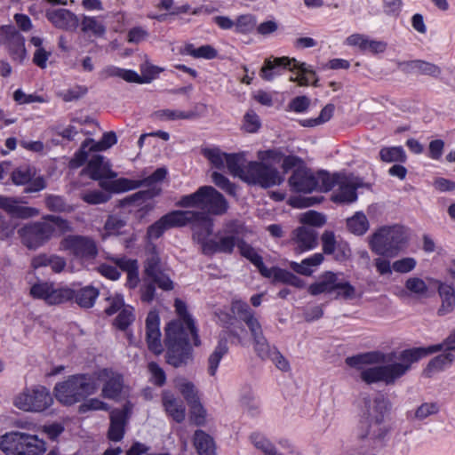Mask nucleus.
<instances>
[{
  "instance_id": "nucleus-1",
  "label": "nucleus",
  "mask_w": 455,
  "mask_h": 455,
  "mask_svg": "<svg viewBox=\"0 0 455 455\" xmlns=\"http://www.w3.org/2000/svg\"><path fill=\"white\" fill-rule=\"evenodd\" d=\"M441 350L455 352V330L441 344L428 347H413L401 352H367L347 357L346 363L360 370V378L367 384L383 382L393 385L411 370L414 363Z\"/></svg>"
},
{
  "instance_id": "nucleus-2",
  "label": "nucleus",
  "mask_w": 455,
  "mask_h": 455,
  "mask_svg": "<svg viewBox=\"0 0 455 455\" xmlns=\"http://www.w3.org/2000/svg\"><path fill=\"white\" fill-rule=\"evenodd\" d=\"M178 319L171 321L165 327V346L167 363L174 367L187 364L192 359L189 346L191 336L195 346L201 344L195 321L188 312L187 305L180 299L174 302Z\"/></svg>"
},
{
  "instance_id": "nucleus-3",
  "label": "nucleus",
  "mask_w": 455,
  "mask_h": 455,
  "mask_svg": "<svg viewBox=\"0 0 455 455\" xmlns=\"http://www.w3.org/2000/svg\"><path fill=\"white\" fill-rule=\"evenodd\" d=\"M193 227V238L201 244V250L205 255L214 253L231 254L242 238L243 227L238 221L227 222L217 232L214 239H208L212 232V220L205 213L196 212Z\"/></svg>"
},
{
  "instance_id": "nucleus-4",
  "label": "nucleus",
  "mask_w": 455,
  "mask_h": 455,
  "mask_svg": "<svg viewBox=\"0 0 455 455\" xmlns=\"http://www.w3.org/2000/svg\"><path fill=\"white\" fill-rule=\"evenodd\" d=\"M391 409V401L383 394L364 396L356 428L357 438L374 445L380 443L388 433L384 420Z\"/></svg>"
},
{
  "instance_id": "nucleus-5",
  "label": "nucleus",
  "mask_w": 455,
  "mask_h": 455,
  "mask_svg": "<svg viewBox=\"0 0 455 455\" xmlns=\"http://www.w3.org/2000/svg\"><path fill=\"white\" fill-rule=\"evenodd\" d=\"M98 385L90 374H75L66 380L57 383L54 387L56 399L65 405L75 404L84 397L93 395Z\"/></svg>"
},
{
  "instance_id": "nucleus-6",
  "label": "nucleus",
  "mask_w": 455,
  "mask_h": 455,
  "mask_svg": "<svg viewBox=\"0 0 455 455\" xmlns=\"http://www.w3.org/2000/svg\"><path fill=\"white\" fill-rule=\"evenodd\" d=\"M177 205L180 207H197L202 209L208 217V213L214 215L224 214L228 208L225 197L212 186L200 187L195 193L183 196Z\"/></svg>"
},
{
  "instance_id": "nucleus-7",
  "label": "nucleus",
  "mask_w": 455,
  "mask_h": 455,
  "mask_svg": "<svg viewBox=\"0 0 455 455\" xmlns=\"http://www.w3.org/2000/svg\"><path fill=\"white\" fill-rule=\"evenodd\" d=\"M340 274L332 271L323 273L317 280L307 287V292L312 296L321 294H332L336 299H342L345 300H352L362 297V293H358L355 287L348 281L340 279Z\"/></svg>"
},
{
  "instance_id": "nucleus-8",
  "label": "nucleus",
  "mask_w": 455,
  "mask_h": 455,
  "mask_svg": "<svg viewBox=\"0 0 455 455\" xmlns=\"http://www.w3.org/2000/svg\"><path fill=\"white\" fill-rule=\"evenodd\" d=\"M407 243V235L399 225L384 226L376 230L370 237L371 250L378 255L394 257Z\"/></svg>"
},
{
  "instance_id": "nucleus-9",
  "label": "nucleus",
  "mask_w": 455,
  "mask_h": 455,
  "mask_svg": "<svg viewBox=\"0 0 455 455\" xmlns=\"http://www.w3.org/2000/svg\"><path fill=\"white\" fill-rule=\"evenodd\" d=\"M0 450L5 455H42L46 447L36 435L15 431L0 437Z\"/></svg>"
},
{
  "instance_id": "nucleus-10",
  "label": "nucleus",
  "mask_w": 455,
  "mask_h": 455,
  "mask_svg": "<svg viewBox=\"0 0 455 455\" xmlns=\"http://www.w3.org/2000/svg\"><path fill=\"white\" fill-rule=\"evenodd\" d=\"M281 68H288L291 70L299 69V74L295 78L291 77V81L297 82L301 86L310 84L308 75L315 76V71L309 68L306 63H299L295 59H290L288 57L274 58L273 60L267 59L260 69L259 76L266 81H271L279 74Z\"/></svg>"
},
{
  "instance_id": "nucleus-11",
  "label": "nucleus",
  "mask_w": 455,
  "mask_h": 455,
  "mask_svg": "<svg viewBox=\"0 0 455 455\" xmlns=\"http://www.w3.org/2000/svg\"><path fill=\"white\" fill-rule=\"evenodd\" d=\"M243 180L251 185L267 188L282 184L284 178L273 164L259 160L245 164Z\"/></svg>"
},
{
  "instance_id": "nucleus-12",
  "label": "nucleus",
  "mask_w": 455,
  "mask_h": 455,
  "mask_svg": "<svg viewBox=\"0 0 455 455\" xmlns=\"http://www.w3.org/2000/svg\"><path fill=\"white\" fill-rule=\"evenodd\" d=\"M166 174V169L158 168L151 175L142 180H131L122 178L111 181L110 183L101 181L100 186L116 193L135 189L141 186L151 187L148 190L141 192L146 197L151 198L160 194L161 188L157 184L165 178Z\"/></svg>"
},
{
  "instance_id": "nucleus-13",
  "label": "nucleus",
  "mask_w": 455,
  "mask_h": 455,
  "mask_svg": "<svg viewBox=\"0 0 455 455\" xmlns=\"http://www.w3.org/2000/svg\"><path fill=\"white\" fill-rule=\"evenodd\" d=\"M29 295L49 306H56L74 299L75 291L68 286L56 285L52 282L38 280L30 285Z\"/></svg>"
},
{
  "instance_id": "nucleus-14",
  "label": "nucleus",
  "mask_w": 455,
  "mask_h": 455,
  "mask_svg": "<svg viewBox=\"0 0 455 455\" xmlns=\"http://www.w3.org/2000/svg\"><path fill=\"white\" fill-rule=\"evenodd\" d=\"M53 400L49 390L43 386L25 388L13 399V404L24 411L41 412L48 409Z\"/></svg>"
},
{
  "instance_id": "nucleus-15",
  "label": "nucleus",
  "mask_w": 455,
  "mask_h": 455,
  "mask_svg": "<svg viewBox=\"0 0 455 455\" xmlns=\"http://www.w3.org/2000/svg\"><path fill=\"white\" fill-rule=\"evenodd\" d=\"M198 215L195 211H173L164 215L155 223L150 225L147 230V239L148 242L160 238L166 230L183 227L187 224H192L194 227L195 220Z\"/></svg>"
},
{
  "instance_id": "nucleus-16",
  "label": "nucleus",
  "mask_w": 455,
  "mask_h": 455,
  "mask_svg": "<svg viewBox=\"0 0 455 455\" xmlns=\"http://www.w3.org/2000/svg\"><path fill=\"white\" fill-rule=\"evenodd\" d=\"M60 250L83 261L96 259L99 253L97 242L91 236L68 235L60 243Z\"/></svg>"
},
{
  "instance_id": "nucleus-17",
  "label": "nucleus",
  "mask_w": 455,
  "mask_h": 455,
  "mask_svg": "<svg viewBox=\"0 0 455 455\" xmlns=\"http://www.w3.org/2000/svg\"><path fill=\"white\" fill-rule=\"evenodd\" d=\"M52 227L44 217L43 221L33 222L20 228L18 234L28 248L36 249L53 236Z\"/></svg>"
},
{
  "instance_id": "nucleus-18",
  "label": "nucleus",
  "mask_w": 455,
  "mask_h": 455,
  "mask_svg": "<svg viewBox=\"0 0 455 455\" xmlns=\"http://www.w3.org/2000/svg\"><path fill=\"white\" fill-rule=\"evenodd\" d=\"M93 381L99 380L102 383L100 395L103 398L117 401L124 389L123 376L108 368L100 369L92 375Z\"/></svg>"
},
{
  "instance_id": "nucleus-19",
  "label": "nucleus",
  "mask_w": 455,
  "mask_h": 455,
  "mask_svg": "<svg viewBox=\"0 0 455 455\" xmlns=\"http://www.w3.org/2000/svg\"><path fill=\"white\" fill-rule=\"evenodd\" d=\"M0 44L4 46L12 60L22 62L26 59L25 39L15 27H0Z\"/></svg>"
},
{
  "instance_id": "nucleus-20",
  "label": "nucleus",
  "mask_w": 455,
  "mask_h": 455,
  "mask_svg": "<svg viewBox=\"0 0 455 455\" xmlns=\"http://www.w3.org/2000/svg\"><path fill=\"white\" fill-rule=\"evenodd\" d=\"M116 142L117 138L114 132H105L101 140L98 142H95L92 139H86L82 143L80 150L76 153L74 157L70 160V167L78 168L82 166L88 157V151H103L111 148Z\"/></svg>"
},
{
  "instance_id": "nucleus-21",
  "label": "nucleus",
  "mask_w": 455,
  "mask_h": 455,
  "mask_svg": "<svg viewBox=\"0 0 455 455\" xmlns=\"http://www.w3.org/2000/svg\"><path fill=\"white\" fill-rule=\"evenodd\" d=\"M134 404L126 401L122 409H115L110 412V427L108 438L111 441L118 442L124 435L125 426L130 419Z\"/></svg>"
},
{
  "instance_id": "nucleus-22",
  "label": "nucleus",
  "mask_w": 455,
  "mask_h": 455,
  "mask_svg": "<svg viewBox=\"0 0 455 455\" xmlns=\"http://www.w3.org/2000/svg\"><path fill=\"white\" fill-rule=\"evenodd\" d=\"M256 355L262 360H270L279 370L287 371L290 369L289 362L280 353L276 347L271 346L267 338L261 337L252 340Z\"/></svg>"
},
{
  "instance_id": "nucleus-23",
  "label": "nucleus",
  "mask_w": 455,
  "mask_h": 455,
  "mask_svg": "<svg viewBox=\"0 0 455 455\" xmlns=\"http://www.w3.org/2000/svg\"><path fill=\"white\" fill-rule=\"evenodd\" d=\"M291 243L299 253L313 250L318 244V234L312 227L300 226L291 232Z\"/></svg>"
},
{
  "instance_id": "nucleus-24",
  "label": "nucleus",
  "mask_w": 455,
  "mask_h": 455,
  "mask_svg": "<svg viewBox=\"0 0 455 455\" xmlns=\"http://www.w3.org/2000/svg\"><path fill=\"white\" fill-rule=\"evenodd\" d=\"M159 326L160 318L158 313L151 310L146 318V339L148 349L156 355L163 352Z\"/></svg>"
},
{
  "instance_id": "nucleus-25",
  "label": "nucleus",
  "mask_w": 455,
  "mask_h": 455,
  "mask_svg": "<svg viewBox=\"0 0 455 455\" xmlns=\"http://www.w3.org/2000/svg\"><path fill=\"white\" fill-rule=\"evenodd\" d=\"M45 16L54 27L60 29L74 30L79 23L77 17L67 9H49Z\"/></svg>"
},
{
  "instance_id": "nucleus-26",
  "label": "nucleus",
  "mask_w": 455,
  "mask_h": 455,
  "mask_svg": "<svg viewBox=\"0 0 455 455\" xmlns=\"http://www.w3.org/2000/svg\"><path fill=\"white\" fill-rule=\"evenodd\" d=\"M110 164L100 155L93 156L88 162L87 167L84 170L92 180L112 179L116 173L111 171Z\"/></svg>"
},
{
  "instance_id": "nucleus-27",
  "label": "nucleus",
  "mask_w": 455,
  "mask_h": 455,
  "mask_svg": "<svg viewBox=\"0 0 455 455\" xmlns=\"http://www.w3.org/2000/svg\"><path fill=\"white\" fill-rule=\"evenodd\" d=\"M338 189L332 195V200L338 203H353L357 199L358 182L351 177L341 176L338 180Z\"/></svg>"
},
{
  "instance_id": "nucleus-28",
  "label": "nucleus",
  "mask_w": 455,
  "mask_h": 455,
  "mask_svg": "<svg viewBox=\"0 0 455 455\" xmlns=\"http://www.w3.org/2000/svg\"><path fill=\"white\" fill-rule=\"evenodd\" d=\"M288 182L295 192L310 193L315 189V174L304 168H297Z\"/></svg>"
},
{
  "instance_id": "nucleus-29",
  "label": "nucleus",
  "mask_w": 455,
  "mask_h": 455,
  "mask_svg": "<svg viewBox=\"0 0 455 455\" xmlns=\"http://www.w3.org/2000/svg\"><path fill=\"white\" fill-rule=\"evenodd\" d=\"M100 76L103 79L110 77H120L128 83L145 84L149 83L153 77L144 75L140 76L133 70L121 68L116 66H107L100 71Z\"/></svg>"
},
{
  "instance_id": "nucleus-30",
  "label": "nucleus",
  "mask_w": 455,
  "mask_h": 455,
  "mask_svg": "<svg viewBox=\"0 0 455 455\" xmlns=\"http://www.w3.org/2000/svg\"><path fill=\"white\" fill-rule=\"evenodd\" d=\"M162 404L166 414L178 423L186 418V408L183 403L168 390L162 392Z\"/></svg>"
},
{
  "instance_id": "nucleus-31",
  "label": "nucleus",
  "mask_w": 455,
  "mask_h": 455,
  "mask_svg": "<svg viewBox=\"0 0 455 455\" xmlns=\"http://www.w3.org/2000/svg\"><path fill=\"white\" fill-rule=\"evenodd\" d=\"M0 208L20 219H28L39 215L38 209L20 205L16 199L4 196H0Z\"/></svg>"
},
{
  "instance_id": "nucleus-32",
  "label": "nucleus",
  "mask_w": 455,
  "mask_h": 455,
  "mask_svg": "<svg viewBox=\"0 0 455 455\" xmlns=\"http://www.w3.org/2000/svg\"><path fill=\"white\" fill-rule=\"evenodd\" d=\"M323 251L325 254L334 253L336 248H339L340 254L336 255V259L342 260L349 257V247L347 243H337L335 235L331 231H324L322 235Z\"/></svg>"
},
{
  "instance_id": "nucleus-33",
  "label": "nucleus",
  "mask_w": 455,
  "mask_h": 455,
  "mask_svg": "<svg viewBox=\"0 0 455 455\" xmlns=\"http://www.w3.org/2000/svg\"><path fill=\"white\" fill-rule=\"evenodd\" d=\"M414 295L419 298L428 297V286L425 281L419 277H409L404 283V289L401 290L397 296L400 298Z\"/></svg>"
},
{
  "instance_id": "nucleus-34",
  "label": "nucleus",
  "mask_w": 455,
  "mask_h": 455,
  "mask_svg": "<svg viewBox=\"0 0 455 455\" xmlns=\"http://www.w3.org/2000/svg\"><path fill=\"white\" fill-rule=\"evenodd\" d=\"M438 293L441 298V306L438 308L439 315H445L453 311L455 307V291L451 285L440 283L438 285Z\"/></svg>"
},
{
  "instance_id": "nucleus-35",
  "label": "nucleus",
  "mask_w": 455,
  "mask_h": 455,
  "mask_svg": "<svg viewBox=\"0 0 455 455\" xmlns=\"http://www.w3.org/2000/svg\"><path fill=\"white\" fill-rule=\"evenodd\" d=\"M323 255L318 252L304 259L300 263L291 261L290 267L299 275H311L315 269L323 263Z\"/></svg>"
},
{
  "instance_id": "nucleus-36",
  "label": "nucleus",
  "mask_w": 455,
  "mask_h": 455,
  "mask_svg": "<svg viewBox=\"0 0 455 455\" xmlns=\"http://www.w3.org/2000/svg\"><path fill=\"white\" fill-rule=\"evenodd\" d=\"M454 361V355L451 352L444 350L443 354H441L434 357L427 365L424 373L427 377H431L435 372L442 371L446 368L450 367Z\"/></svg>"
},
{
  "instance_id": "nucleus-37",
  "label": "nucleus",
  "mask_w": 455,
  "mask_h": 455,
  "mask_svg": "<svg viewBox=\"0 0 455 455\" xmlns=\"http://www.w3.org/2000/svg\"><path fill=\"white\" fill-rule=\"evenodd\" d=\"M228 351L227 340L220 339L207 360V372L210 376L213 377L216 375L220 363Z\"/></svg>"
},
{
  "instance_id": "nucleus-38",
  "label": "nucleus",
  "mask_w": 455,
  "mask_h": 455,
  "mask_svg": "<svg viewBox=\"0 0 455 455\" xmlns=\"http://www.w3.org/2000/svg\"><path fill=\"white\" fill-rule=\"evenodd\" d=\"M152 116L155 120L164 122L193 119L196 117V114L193 111L185 112L178 109H160L155 111Z\"/></svg>"
},
{
  "instance_id": "nucleus-39",
  "label": "nucleus",
  "mask_w": 455,
  "mask_h": 455,
  "mask_svg": "<svg viewBox=\"0 0 455 455\" xmlns=\"http://www.w3.org/2000/svg\"><path fill=\"white\" fill-rule=\"evenodd\" d=\"M118 267L127 273V284L134 288L139 283V266L136 259H120L117 260Z\"/></svg>"
},
{
  "instance_id": "nucleus-40",
  "label": "nucleus",
  "mask_w": 455,
  "mask_h": 455,
  "mask_svg": "<svg viewBox=\"0 0 455 455\" xmlns=\"http://www.w3.org/2000/svg\"><path fill=\"white\" fill-rule=\"evenodd\" d=\"M43 38L39 36H32L30 39L31 44H33L36 50L34 52L33 62L41 68H45L47 66V60L52 55V50H48L43 44Z\"/></svg>"
},
{
  "instance_id": "nucleus-41",
  "label": "nucleus",
  "mask_w": 455,
  "mask_h": 455,
  "mask_svg": "<svg viewBox=\"0 0 455 455\" xmlns=\"http://www.w3.org/2000/svg\"><path fill=\"white\" fill-rule=\"evenodd\" d=\"M194 444L199 455H212L214 443L212 438L203 430H196L194 435Z\"/></svg>"
},
{
  "instance_id": "nucleus-42",
  "label": "nucleus",
  "mask_w": 455,
  "mask_h": 455,
  "mask_svg": "<svg viewBox=\"0 0 455 455\" xmlns=\"http://www.w3.org/2000/svg\"><path fill=\"white\" fill-rule=\"evenodd\" d=\"M174 386L183 395L188 404L199 401V396L195 385L184 378H177L174 380Z\"/></svg>"
},
{
  "instance_id": "nucleus-43",
  "label": "nucleus",
  "mask_w": 455,
  "mask_h": 455,
  "mask_svg": "<svg viewBox=\"0 0 455 455\" xmlns=\"http://www.w3.org/2000/svg\"><path fill=\"white\" fill-rule=\"evenodd\" d=\"M347 227L352 234L362 235L367 232L370 224L365 214L362 212H357L347 220Z\"/></svg>"
},
{
  "instance_id": "nucleus-44",
  "label": "nucleus",
  "mask_w": 455,
  "mask_h": 455,
  "mask_svg": "<svg viewBox=\"0 0 455 455\" xmlns=\"http://www.w3.org/2000/svg\"><path fill=\"white\" fill-rule=\"evenodd\" d=\"M99 296L98 289L92 286H86L76 292L75 291L74 298L76 299V303L84 308H90L94 305L96 299Z\"/></svg>"
},
{
  "instance_id": "nucleus-45",
  "label": "nucleus",
  "mask_w": 455,
  "mask_h": 455,
  "mask_svg": "<svg viewBox=\"0 0 455 455\" xmlns=\"http://www.w3.org/2000/svg\"><path fill=\"white\" fill-rule=\"evenodd\" d=\"M244 161V155L243 153L228 154L226 167L232 175L243 180V175L245 173Z\"/></svg>"
},
{
  "instance_id": "nucleus-46",
  "label": "nucleus",
  "mask_w": 455,
  "mask_h": 455,
  "mask_svg": "<svg viewBox=\"0 0 455 455\" xmlns=\"http://www.w3.org/2000/svg\"><path fill=\"white\" fill-rule=\"evenodd\" d=\"M379 158L382 162L392 163L406 161V154L402 147H385L379 151Z\"/></svg>"
},
{
  "instance_id": "nucleus-47",
  "label": "nucleus",
  "mask_w": 455,
  "mask_h": 455,
  "mask_svg": "<svg viewBox=\"0 0 455 455\" xmlns=\"http://www.w3.org/2000/svg\"><path fill=\"white\" fill-rule=\"evenodd\" d=\"M185 52L196 59L212 60L218 55L217 50L210 44L202 45L198 48H195L193 44H187Z\"/></svg>"
},
{
  "instance_id": "nucleus-48",
  "label": "nucleus",
  "mask_w": 455,
  "mask_h": 455,
  "mask_svg": "<svg viewBox=\"0 0 455 455\" xmlns=\"http://www.w3.org/2000/svg\"><path fill=\"white\" fill-rule=\"evenodd\" d=\"M410 67L421 75L430 76L435 78L439 77L442 74V69L439 66L421 60H412L410 63Z\"/></svg>"
},
{
  "instance_id": "nucleus-49",
  "label": "nucleus",
  "mask_w": 455,
  "mask_h": 455,
  "mask_svg": "<svg viewBox=\"0 0 455 455\" xmlns=\"http://www.w3.org/2000/svg\"><path fill=\"white\" fill-rule=\"evenodd\" d=\"M341 176H331L325 172H320L315 175V191L327 192L331 190Z\"/></svg>"
},
{
  "instance_id": "nucleus-50",
  "label": "nucleus",
  "mask_w": 455,
  "mask_h": 455,
  "mask_svg": "<svg viewBox=\"0 0 455 455\" xmlns=\"http://www.w3.org/2000/svg\"><path fill=\"white\" fill-rule=\"evenodd\" d=\"M203 154L213 167L220 170L226 168L228 154L222 152L220 148H206L203 150Z\"/></svg>"
},
{
  "instance_id": "nucleus-51",
  "label": "nucleus",
  "mask_w": 455,
  "mask_h": 455,
  "mask_svg": "<svg viewBox=\"0 0 455 455\" xmlns=\"http://www.w3.org/2000/svg\"><path fill=\"white\" fill-rule=\"evenodd\" d=\"M126 226V221L117 215H110L104 225V231L106 235H116L120 234L123 228Z\"/></svg>"
},
{
  "instance_id": "nucleus-52",
  "label": "nucleus",
  "mask_w": 455,
  "mask_h": 455,
  "mask_svg": "<svg viewBox=\"0 0 455 455\" xmlns=\"http://www.w3.org/2000/svg\"><path fill=\"white\" fill-rule=\"evenodd\" d=\"M256 26V20L251 14L240 15L235 21L236 33L246 34L253 30Z\"/></svg>"
},
{
  "instance_id": "nucleus-53",
  "label": "nucleus",
  "mask_w": 455,
  "mask_h": 455,
  "mask_svg": "<svg viewBox=\"0 0 455 455\" xmlns=\"http://www.w3.org/2000/svg\"><path fill=\"white\" fill-rule=\"evenodd\" d=\"M440 407L437 403H423L414 411L413 418L418 420H423L431 415L437 414Z\"/></svg>"
},
{
  "instance_id": "nucleus-54",
  "label": "nucleus",
  "mask_w": 455,
  "mask_h": 455,
  "mask_svg": "<svg viewBox=\"0 0 455 455\" xmlns=\"http://www.w3.org/2000/svg\"><path fill=\"white\" fill-rule=\"evenodd\" d=\"M212 180L217 187L224 190L228 195L232 196H236V186L230 182V180L221 173L214 172L212 174Z\"/></svg>"
},
{
  "instance_id": "nucleus-55",
  "label": "nucleus",
  "mask_w": 455,
  "mask_h": 455,
  "mask_svg": "<svg viewBox=\"0 0 455 455\" xmlns=\"http://www.w3.org/2000/svg\"><path fill=\"white\" fill-rule=\"evenodd\" d=\"M80 197L88 204L95 205L108 202L110 198V196L103 191L92 190L82 193Z\"/></svg>"
},
{
  "instance_id": "nucleus-56",
  "label": "nucleus",
  "mask_w": 455,
  "mask_h": 455,
  "mask_svg": "<svg viewBox=\"0 0 455 455\" xmlns=\"http://www.w3.org/2000/svg\"><path fill=\"white\" fill-rule=\"evenodd\" d=\"M82 30L84 32H92L94 36H101L104 35L105 27L93 17H84L82 21Z\"/></svg>"
},
{
  "instance_id": "nucleus-57",
  "label": "nucleus",
  "mask_w": 455,
  "mask_h": 455,
  "mask_svg": "<svg viewBox=\"0 0 455 455\" xmlns=\"http://www.w3.org/2000/svg\"><path fill=\"white\" fill-rule=\"evenodd\" d=\"M148 371L150 374L149 380L157 387H162L166 382V375L164 371L155 362H151L148 365Z\"/></svg>"
},
{
  "instance_id": "nucleus-58",
  "label": "nucleus",
  "mask_w": 455,
  "mask_h": 455,
  "mask_svg": "<svg viewBox=\"0 0 455 455\" xmlns=\"http://www.w3.org/2000/svg\"><path fill=\"white\" fill-rule=\"evenodd\" d=\"M133 308L130 306H124L119 312L116 325L120 330H125L134 321Z\"/></svg>"
},
{
  "instance_id": "nucleus-59",
  "label": "nucleus",
  "mask_w": 455,
  "mask_h": 455,
  "mask_svg": "<svg viewBox=\"0 0 455 455\" xmlns=\"http://www.w3.org/2000/svg\"><path fill=\"white\" fill-rule=\"evenodd\" d=\"M299 221L304 224L303 226L321 227L325 223V218L319 212L308 211L300 215Z\"/></svg>"
},
{
  "instance_id": "nucleus-60",
  "label": "nucleus",
  "mask_w": 455,
  "mask_h": 455,
  "mask_svg": "<svg viewBox=\"0 0 455 455\" xmlns=\"http://www.w3.org/2000/svg\"><path fill=\"white\" fill-rule=\"evenodd\" d=\"M34 175L35 172L31 168L28 166H22L13 171L12 174V180L16 185H24L28 183Z\"/></svg>"
},
{
  "instance_id": "nucleus-61",
  "label": "nucleus",
  "mask_w": 455,
  "mask_h": 455,
  "mask_svg": "<svg viewBox=\"0 0 455 455\" xmlns=\"http://www.w3.org/2000/svg\"><path fill=\"white\" fill-rule=\"evenodd\" d=\"M417 260L412 257H405L393 262L392 268L399 274H407L415 269Z\"/></svg>"
},
{
  "instance_id": "nucleus-62",
  "label": "nucleus",
  "mask_w": 455,
  "mask_h": 455,
  "mask_svg": "<svg viewBox=\"0 0 455 455\" xmlns=\"http://www.w3.org/2000/svg\"><path fill=\"white\" fill-rule=\"evenodd\" d=\"M163 266L160 261L159 256L155 253L151 252L146 259L145 262V269L144 272L148 278L151 277L152 275H155L156 273H159V271L163 270Z\"/></svg>"
},
{
  "instance_id": "nucleus-63",
  "label": "nucleus",
  "mask_w": 455,
  "mask_h": 455,
  "mask_svg": "<svg viewBox=\"0 0 455 455\" xmlns=\"http://www.w3.org/2000/svg\"><path fill=\"white\" fill-rule=\"evenodd\" d=\"M261 123L259 116L252 110L248 111L243 116V129L246 132L253 133L260 128Z\"/></svg>"
},
{
  "instance_id": "nucleus-64",
  "label": "nucleus",
  "mask_w": 455,
  "mask_h": 455,
  "mask_svg": "<svg viewBox=\"0 0 455 455\" xmlns=\"http://www.w3.org/2000/svg\"><path fill=\"white\" fill-rule=\"evenodd\" d=\"M106 302L105 313L108 315L117 313L125 306L123 296L117 293L107 297Z\"/></svg>"
}]
</instances>
